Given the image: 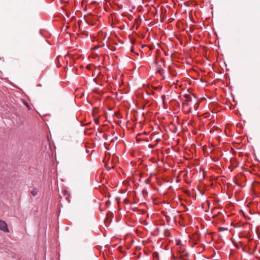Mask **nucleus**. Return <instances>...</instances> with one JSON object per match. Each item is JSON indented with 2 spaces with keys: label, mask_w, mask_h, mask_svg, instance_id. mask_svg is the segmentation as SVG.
Returning <instances> with one entry per match:
<instances>
[{
  "label": "nucleus",
  "mask_w": 260,
  "mask_h": 260,
  "mask_svg": "<svg viewBox=\"0 0 260 260\" xmlns=\"http://www.w3.org/2000/svg\"><path fill=\"white\" fill-rule=\"evenodd\" d=\"M193 94H185L183 95V97L185 99V101L182 103L183 108L186 107H189V111L191 110V105L194 102V98L193 97Z\"/></svg>",
  "instance_id": "nucleus-1"
},
{
  "label": "nucleus",
  "mask_w": 260,
  "mask_h": 260,
  "mask_svg": "<svg viewBox=\"0 0 260 260\" xmlns=\"http://www.w3.org/2000/svg\"><path fill=\"white\" fill-rule=\"evenodd\" d=\"M176 245H181V241L180 240L177 241V242H176Z\"/></svg>",
  "instance_id": "nucleus-6"
},
{
  "label": "nucleus",
  "mask_w": 260,
  "mask_h": 260,
  "mask_svg": "<svg viewBox=\"0 0 260 260\" xmlns=\"http://www.w3.org/2000/svg\"><path fill=\"white\" fill-rule=\"evenodd\" d=\"M38 192V190L37 188H34L31 191V193L34 196H35L37 194Z\"/></svg>",
  "instance_id": "nucleus-4"
},
{
  "label": "nucleus",
  "mask_w": 260,
  "mask_h": 260,
  "mask_svg": "<svg viewBox=\"0 0 260 260\" xmlns=\"http://www.w3.org/2000/svg\"><path fill=\"white\" fill-rule=\"evenodd\" d=\"M25 104L26 106L27 107V108H28V110H30L31 109V107H30V106H29L28 105V103H25Z\"/></svg>",
  "instance_id": "nucleus-5"
},
{
  "label": "nucleus",
  "mask_w": 260,
  "mask_h": 260,
  "mask_svg": "<svg viewBox=\"0 0 260 260\" xmlns=\"http://www.w3.org/2000/svg\"><path fill=\"white\" fill-rule=\"evenodd\" d=\"M146 183H148V181H147V180H146Z\"/></svg>",
  "instance_id": "nucleus-7"
},
{
  "label": "nucleus",
  "mask_w": 260,
  "mask_h": 260,
  "mask_svg": "<svg viewBox=\"0 0 260 260\" xmlns=\"http://www.w3.org/2000/svg\"><path fill=\"white\" fill-rule=\"evenodd\" d=\"M193 97L194 98V100H193L194 102L193 103L194 104L193 109L195 110H197V109L199 107L200 102L197 100V98L194 95H193Z\"/></svg>",
  "instance_id": "nucleus-3"
},
{
  "label": "nucleus",
  "mask_w": 260,
  "mask_h": 260,
  "mask_svg": "<svg viewBox=\"0 0 260 260\" xmlns=\"http://www.w3.org/2000/svg\"><path fill=\"white\" fill-rule=\"evenodd\" d=\"M0 230L5 232H9L7 224L5 221L0 219Z\"/></svg>",
  "instance_id": "nucleus-2"
}]
</instances>
